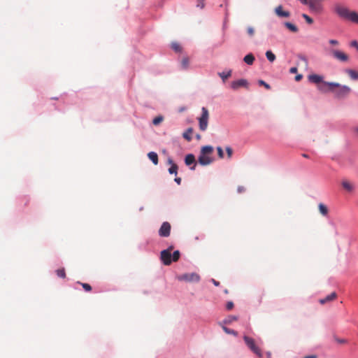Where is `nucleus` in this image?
<instances>
[{
	"label": "nucleus",
	"instance_id": "obj_1",
	"mask_svg": "<svg viewBox=\"0 0 358 358\" xmlns=\"http://www.w3.org/2000/svg\"><path fill=\"white\" fill-rule=\"evenodd\" d=\"M327 86H318V90L322 92H331L337 98H343L349 94L351 89L346 85H341L338 83L324 82Z\"/></svg>",
	"mask_w": 358,
	"mask_h": 358
},
{
	"label": "nucleus",
	"instance_id": "obj_2",
	"mask_svg": "<svg viewBox=\"0 0 358 358\" xmlns=\"http://www.w3.org/2000/svg\"><path fill=\"white\" fill-rule=\"evenodd\" d=\"M213 152V148L211 145L203 146L200 151L198 158V162L202 166H207L213 162L211 155Z\"/></svg>",
	"mask_w": 358,
	"mask_h": 358
},
{
	"label": "nucleus",
	"instance_id": "obj_3",
	"mask_svg": "<svg viewBox=\"0 0 358 358\" xmlns=\"http://www.w3.org/2000/svg\"><path fill=\"white\" fill-rule=\"evenodd\" d=\"M336 12L340 17L358 24V13L357 12L350 10L348 8L341 6L336 7Z\"/></svg>",
	"mask_w": 358,
	"mask_h": 358
},
{
	"label": "nucleus",
	"instance_id": "obj_4",
	"mask_svg": "<svg viewBox=\"0 0 358 358\" xmlns=\"http://www.w3.org/2000/svg\"><path fill=\"white\" fill-rule=\"evenodd\" d=\"M243 340L250 350L259 357H262L261 349L256 345L255 340L248 336H243Z\"/></svg>",
	"mask_w": 358,
	"mask_h": 358
},
{
	"label": "nucleus",
	"instance_id": "obj_5",
	"mask_svg": "<svg viewBox=\"0 0 358 358\" xmlns=\"http://www.w3.org/2000/svg\"><path fill=\"white\" fill-rule=\"evenodd\" d=\"M202 114L199 118V126L201 131H206L208 127L209 113L206 108L203 107L201 108Z\"/></svg>",
	"mask_w": 358,
	"mask_h": 358
},
{
	"label": "nucleus",
	"instance_id": "obj_6",
	"mask_svg": "<svg viewBox=\"0 0 358 358\" xmlns=\"http://www.w3.org/2000/svg\"><path fill=\"white\" fill-rule=\"evenodd\" d=\"M179 281L187 282H197L200 280V276L196 273H184L177 276Z\"/></svg>",
	"mask_w": 358,
	"mask_h": 358
},
{
	"label": "nucleus",
	"instance_id": "obj_7",
	"mask_svg": "<svg viewBox=\"0 0 358 358\" xmlns=\"http://www.w3.org/2000/svg\"><path fill=\"white\" fill-rule=\"evenodd\" d=\"M330 52L335 59L341 62H345L349 59L348 55L341 50L333 49L330 50Z\"/></svg>",
	"mask_w": 358,
	"mask_h": 358
},
{
	"label": "nucleus",
	"instance_id": "obj_8",
	"mask_svg": "<svg viewBox=\"0 0 358 358\" xmlns=\"http://www.w3.org/2000/svg\"><path fill=\"white\" fill-rule=\"evenodd\" d=\"M171 224L168 222L162 223L159 230V235L162 237H168L171 233Z\"/></svg>",
	"mask_w": 358,
	"mask_h": 358
},
{
	"label": "nucleus",
	"instance_id": "obj_9",
	"mask_svg": "<svg viewBox=\"0 0 358 358\" xmlns=\"http://www.w3.org/2000/svg\"><path fill=\"white\" fill-rule=\"evenodd\" d=\"M160 259L166 266H169L172 262V256L168 250H162L160 252Z\"/></svg>",
	"mask_w": 358,
	"mask_h": 358
},
{
	"label": "nucleus",
	"instance_id": "obj_10",
	"mask_svg": "<svg viewBox=\"0 0 358 358\" xmlns=\"http://www.w3.org/2000/svg\"><path fill=\"white\" fill-rule=\"evenodd\" d=\"M248 87V81L245 79H239L237 80H234V81L231 82V87L234 90H237L240 87Z\"/></svg>",
	"mask_w": 358,
	"mask_h": 358
},
{
	"label": "nucleus",
	"instance_id": "obj_11",
	"mask_svg": "<svg viewBox=\"0 0 358 358\" xmlns=\"http://www.w3.org/2000/svg\"><path fill=\"white\" fill-rule=\"evenodd\" d=\"M308 80L313 83L317 84V85L322 83V85H321L320 86L327 87L324 84V81L323 80V77L322 76H320L317 74H311V75L308 76Z\"/></svg>",
	"mask_w": 358,
	"mask_h": 358
},
{
	"label": "nucleus",
	"instance_id": "obj_12",
	"mask_svg": "<svg viewBox=\"0 0 358 358\" xmlns=\"http://www.w3.org/2000/svg\"><path fill=\"white\" fill-rule=\"evenodd\" d=\"M308 6L314 13H320L322 11V5L316 2V0H309Z\"/></svg>",
	"mask_w": 358,
	"mask_h": 358
},
{
	"label": "nucleus",
	"instance_id": "obj_13",
	"mask_svg": "<svg viewBox=\"0 0 358 358\" xmlns=\"http://www.w3.org/2000/svg\"><path fill=\"white\" fill-rule=\"evenodd\" d=\"M185 163L187 166H190L193 164L192 167H190L191 170H194L196 167V160L195 157L192 154H188L185 156Z\"/></svg>",
	"mask_w": 358,
	"mask_h": 358
},
{
	"label": "nucleus",
	"instance_id": "obj_14",
	"mask_svg": "<svg viewBox=\"0 0 358 358\" xmlns=\"http://www.w3.org/2000/svg\"><path fill=\"white\" fill-rule=\"evenodd\" d=\"M275 12L278 16L281 17H288L290 15L289 12L284 11L282 10V6H278V7H276L275 9Z\"/></svg>",
	"mask_w": 358,
	"mask_h": 358
},
{
	"label": "nucleus",
	"instance_id": "obj_15",
	"mask_svg": "<svg viewBox=\"0 0 358 358\" xmlns=\"http://www.w3.org/2000/svg\"><path fill=\"white\" fill-rule=\"evenodd\" d=\"M341 185L343 189L348 192H352L355 189L354 184L347 180H343Z\"/></svg>",
	"mask_w": 358,
	"mask_h": 358
},
{
	"label": "nucleus",
	"instance_id": "obj_16",
	"mask_svg": "<svg viewBox=\"0 0 358 358\" xmlns=\"http://www.w3.org/2000/svg\"><path fill=\"white\" fill-rule=\"evenodd\" d=\"M168 163L171 164V167L169 169V173L170 174L177 175L178 169L177 164H175L171 158L168 159Z\"/></svg>",
	"mask_w": 358,
	"mask_h": 358
},
{
	"label": "nucleus",
	"instance_id": "obj_17",
	"mask_svg": "<svg viewBox=\"0 0 358 358\" xmlns=\"http://www.w3.org/2000/svg\"><path fill=\"white\" fill-rule=\"evenodd\" d=\"M336 296H337L336 293V292H332L329 295L326 296L325 298L321 299L320 300V303L321 304H324V303H325L327 302H329V301L334 300L336 298Z\"/></svg>",
	"mask_w": 358,
	"mask_h": 358
},
{
	"label": "nucleus",
	"instance_id": "obj_18",
	"mask_svg": "<svg viewBox=\"0 0 358 358\" xmlns=\"http://www.w3.org/2000/svg\"><path fill=\"white\" fill-rule=\"evenodd\" d=\"M255 57L252 53H249L245 55L243 58L244 62H245L248 65H252L255 62Z\"/></svg>",
	"mask_w": 358,
	"mask_h": 358
},
{
	"label": "nucleus",
	"instance_id": "obj_19",
	"mask_svg": "<svg viewBox=\"0 0 358 358\" xmlns=\"http://www.w3.org/2000/svg\"><path fill=\"white\" fill-rule=\"evenodd\" d=\"M192 133H193V129L192 127H189L182 134V136L187 141H191L192 139Z\"/></svg>",
	"mask_w": 358,
	"mask_h": 358
},
{
	"label": "nucleus",
	"instance_id": "obj_20",
	"mask_svg": "<svg viewBox=\"0 0 358 358\" xmlns=\"http://www.w3.org/2000/svg\"><path fill=\"white\" fill-rule=\"evenodd\" d=\"M148 157L152 162V163L155 165H157L158 164V162H159L158 155H157V154L156 152H150L148 154Z\"/></svg>",
	"mask_w": 358,
	"mask_h": 358
},
{
	"label": "nucleus",
	"instance_id": "obj_21",
	"mask_svg": "<svg viewBox=\"0 0 358 358\" xmlns=\"http://www.w3.org/2000/svg\"><path fill=\"white\" fill-rule=\"evenodd\" d=\"M219 76L222 79L223 82H225L227 79H228L231 76V70H229L227 72H220L218 73Z\"/></svg>",
	"mask_w": 358,
	"mask_h": 358
},
{
	"label": "nucleus",
	"instance_id": "obj_22",
	"mask_svg": "<svg viewBox=\"0 0 358 358\" xmlns=\"http://www.w3.org/2000/svg\"><path fill=\"white\" fill-rule=\"evenodd\" d=\"M346 73L352 80H358V72L352 69H347Z\"/></svg>",
	"mask_w": 358,
	"mask_h": 358
},
{
	"label": "nucleus",
	"instance_id": "obj_23",
	"mask_svg": "<svg viewBox=\"0 0 358 358\" xmlns=\"http://www.w3.org/2000/svg\"><path fill=\"white\" fill-rule=\"evenodd\" d=\"M318 208H319L320 213L322 215L326 216L328 214V208H327V207L324 204L320 203L318 205Z\"/></svg>",
	"mask_w": 358,
	"mask_h": 358
},
{
	"label": "nucleus",
	"instance_id": "obj_24",
	"mask_svg": "<svg viewBox=\"0 0 358 358\" xmlns=\"http://www.w3.org/2000/svg\"><path fill=\"white\" fill-rule=\"evenodd\" d=\"M266 57L270 62H273L275 60V55L271 50L266 52Z\"/></svg>",
	"mask_w": 358,
	"mask_h": 358
},
{
	"label": "nucleus",
	"instance_id": "obj_25",
	"mask_svg": "<svg viewBox=\"0 0 358 358\" xmlns=\"http://www.w3.org/2000/svg\"><path fill=\"white\" fill-rule=\"evenodd\" d=\"M285 26L292 32H297L298 28L294 24L291 22H285Z\"/></svg>",
	"mask_w": 358,
	"mask_h": 358
},
{
	"label": "nucleus",
	"instance_id": "obj_26",
	"mask_svg": "<svg viewBox=\"0 0 358 358\" xmlns=\"http://www.w3.org/2000/svg\"><path fill=\"white\" fill-rule=\"evenodd\" d=\"M222 329L224 330V331L226 333V334H232L234 336H237L238 335V333L233 330V329H229L224 326L222 327Z\"/></svg>",
	"mask_w": 358,
	"mask_h": 358
},
{
	"label": "nucleus",
	"instance_id": "obj_27",
	"mask_svg": "<svg viewBox=\"0 0 358 358\" xmlns=\"http://www.w3.org/2000/svg\"><path fill=\"white\" fill-rule=\"evenodd\" d=\"M164 120V117L161 115L155 117L153 120L152 123L154 125H158L162 121Z\"/></svg>",
	"mask_w": 358,
	"mask_h": 358
},
{
	"label": "nucleus",
	"instance_id": "obj_28",
	"mask_svg": "<svg viewBox=\"0 0 358 358\" xmlns=\"http://www.w3.org/2000/svg\"><path fill=\"white\" fill-rule=\"evenodd\" d=\"M56 273H57V275L59 277L62 278H66V272H65V270H64V268L57 269L56 271Z\"/></svg>",
	"mask_w": 358,
	"mask_h": 358
},
{
	"label": "nucleus",
	"instance_id": "obj_29",
	"mask_svg": "<svg viewBox=\"0 0 358 358\" xmlns=\"http://www.w3.org/2000/svg\"><path fill=\"white\" fill-rule=\"evenodd\" d=\"M171 256H172V262H176L179 259L180 253L179 250H176L173 252V253Z\"/></svg>",
	"mask_w": 358,
	"mask_h": 358
},
{
	"label": "nucleus",
	"instance_id": "obj_30",
	"mask_svg": "<svg viewBox=\"0 0 358 358\" xmlns=\"http://www.w3.org/2000/svg\"><path fill=\"white\" fill-rule=\"evenodd\" d=\"M238 320V317L236 316L230 315L225 320L224 323L226 324H230L234 321H236Z\"/></svg>",
	"mask_w": 358,
	"mask_h": 358
},
{
	"label": "nucleus",
	"instance_id": "obj_31",
	"mask_svg": "<svg viewBox=\"0 0 358 358\" xmlns=\"http://www.w3.org/2000/svg\"><path fill=\"white\" fill-rule=\"evenodd\" d=\"M171 48L176 52H180L181 50V47L178 43H173L171 44Z\"/></svg>",
	"mask_w": 358,
	"mask_h": 358
},
{
	"label": "nucleus",
	"instance_id": "obj_32",
	"mask_svg": "<svg viewBox=\"0 0 358 358\" xmlns=\"http://www.w3.org/2000/svg\"><path fill=\"white\" fill-rule=\"evenodd\" d=\"M78 283L80 284L86 292H90L92 290V287L90 285L87 283H82L80 282H78Z\"/></svg>",
	"mask_w": 358,
	"mask_h": 358
},
{
	"label": "nucleus",
	"instance_id": "obj_33",
	"mask_svg": "<svg viewBox=\"0 0 358 358\" xmlns=\"http://www.w3.org/2000/svg\"><path fill=\"white\" fill-rule=\"evenodd\" d=\"M302 17L305 19V20L306 21L307 23H308L309 24H313V19L310 17H309L308 15L303 13V14H302Z\"/></svg>",
	"mask_w": 358,
	"mask_h": 358
},
{
	"label": "nucleus",
	"instance_id": "obj_34",
	"mask_svg": "<svg viewBox=\"0 0 358 358\" xmlns=\"http://www.w3.org/2000/svg\"><path fill=\"white\" fill-rule=\"evenodd\" d=\"M188 65H189V59H188V58H187V57L183 58L182 60V66H183V68L184 69H187Z\"/></svg>",
	"mask_w": 358,
	"mask_h": 358
},
{
	"label": "nucleus",
	"instance_id": "obj_35",
	"mask_svg": "<svg viewBox=\"0 0 358 358\" xmlns=\"http://www.w3.org/2000/svg\"><path fill=\"white\" fill-rule=\"evenodd\" d=\"M217 151L218 157L220 159H222L224 157V152H223L222 148L221 147H217Z\"/></svg>",
	"mask_w": 358,
	"mask_h": 358
},
{
	"label": "nucleus",
	"instance_id": "obj_36",
	"mask_svg": "<svg viewBox=\"0 0 358 358\" xmlns=\"http://www.w3.org/2000/svg\"><path fill=\"white\" fill-rule=\"evenodd\" d=\"M247 32L250 36H252L255 34V29L252 27H248L247 29Z\"/></svg>",
	"mask_w": 358,
	"mask_h": 358
},
{
	"label": "nucleus",
	"instance_id": "obj_37",
	"mask_svg": "<svg viewBox=\"0 0 358 358\" xmlns=\"http://www.w3.org/2000/svg\"><path fill=\"white\" fill-rule=\"evenodd\" d=\"M226 152L227 153V156L229 158H231L233 154V150L231 147H227L226 148Z\"/></svg>",
	"mask_w": 358,
	"mask_h": 358
},
{
	"label": "nucleus",
	"instance_id": "obj_38",
	"mask_svg": "<svg viewBox=\"0 0 358 358\" xmlns=\"http://www.w3.org/2000/svg\"><path fill=\"white\" fill-rule=\"evenodd\" d=\"M259 84L260 85L264 86L267 90H269L271 88L270 85L262 80H259Z\"/></svg>",
	"mask_w": 358,
	"mask_h": 358
},
{
	"label": "nucleus",
	"instance_id": "obj_39",
	"mask_svg": "<svg viewBox=\"0 0 358 358\" xmlns=\"http://www.w3.org/2000/svg\"><path fill=\"white\" fill-rule=\"evenodd\" d=\"M234 308V303L232 301H228L226 304V308L228 310H231Z\"/></svg>",
	"mask_w": 358,
	"mask_h": 358
},
{
	"label": "nucleus",
	"instance_id": "obj_40",
	"mask_svg": "<svg viewBox=\"0 0 358 358\" xmlns=\"http://www.w3.org/2000/svg\"><path fill=\"white\" fill-rule=\"evenodd\" d=\"M350 46L355 48L358 51V42L357 41H352L350 43Z\"/></svg>",
	"mask_w": 358,
	"mask_h": 358
},
{
	"label": "nucleus",
	"instance_id": "obj_41",
	"mask_svg": "<svg viewBox=\"0 0 358 358\" xmlns=\"http://www.w3.org/2000/svg\"><path fill=\"white\" fill-rule=\"evenodd\" d=\"M329 43L331 44V45H338V41L337 40H335V39H331L329 40Z\"/></svg>",
	"mask_w": 358,
	"mask_h": 358
},
{
	"label": "nucleus",
	"instance_id": "obj_42",
	"mask_svg": "<svg viewBox=\"0 0 358 358\" xmlns=\"http://www.w3.org/2000/svg\"><path fill=\"white\" fill-rule=\"evenodd\" d=\"M303 78V76L301 74L296 75L295 76V80L296 81H300Z\"/></svg>",
	"mask_w": 358,
	"mask_h": 358
},
{
	"label": "nucleus",
	"instance_id": "obj_43",
	"mask_svg": "<svg viewBox=\"0 0 358 358\" xmlns=\"http://www.w3.org/2000/svg\"><path fill=\"white\" fill-rule=\"evenodd\" d=\"M289 72L291 73H295L297 72V68L296 67H292L290 69H289Z\"/></svg>",
	"mask_w": 358,
	"mask_h": 358
},
{
	"label": "nucleus",
	"instance_id": "obj_44",
	"mask_svg": "<svg viewBox=\"0 0 358 358\" xmlns=\"http://www.w3.org/2000/svg\"><path fill=\"white\" fill-rule=\"evenodd\" d=\"M175 182L178 184V185H180L181 184V178H175Z\"/></svg>",
	"mask_w": 358,
	"mask_h": 358
},
{
	"label": "nucleus",
	"instance_id": "obj_45",
	"mask_svg": "<svg viewBox=\"0 0 358 358\" xmlns=\"http://www.w3.org/2000/svg\"><path fill=\"white\" fill-rule=\"evenodd\" d=\"M212 282L215 285V286H218L220 285V282L216 281L214 279H212Z\"/></svg>",
	"mask_w": 358,
	"mask_h": 358
},
{
	"label": "nucleus",
	"instance_id": "obj_46",
	"mask_svg": "<svg viewBox=\"0 0 358 358\" xmlns=\"http://www.w3.org/2000/svg\"><path fill=\"white\" fill-rule=\"evenodd\" d=\"M173 247L170 246L166 250H168L170 253H171V251L173 250Z\"/></svg>",
	"mask_w": 358,
	"mask_h": 358
},
{
	"label": "nucleus",
	"instance_id": "obj_47",
	"mask_svg": "<svg viewBox=\"0 0 358 358\" xmlns=\"http://www.w3.org/2000/svg\"><path fill=\"white\" fill-rule=\"evenodd\" d=\"M301 2L304 4L308 5L309 0H301Z\"/></svg>",
	"mask_w": 358,
	"mask_h": 358
},
{
	"label": "nucleus",
	"instance_id": "obj_48",
	"mask_svg": "<svg viewBox=\"0 0 358 358\" xmlns=\"http://www.w3.org/2000/svg\"><path fill=\"white\" fill-rule=\"evenodd\" d=\"M243 187H239L238 188V192H241L243 191Z\"/></svg>",
	"mask_w": 358,
	"mask_h": 358
},
{
	"label": "nucleus",
	"instance_id": "obj_49",
	"mask_svg": "<svg viewBox=\"0 0 358 358\" xmlns=\"http://www.w3.org/2000/svg\"><path fill=\"white\" fill-rule=\"evenodd\" d=\"M271 352H268V353H267V357H268V358H271Z\"/></svg>",
	"mask_w": 358,
	"mask_h": 358
},
{
	"label": "nucleus",
	"instance_id": "obj_50",
	"mask_svg": "<svg viewBox=\"0 0 358 358\" xmlns=\"http://www.w3.org/2000/svg\"><path fill=\"white\" fill-rule=\"evenodd\" d=\"M196 138L199 140L201 138V136L199 134H197L196 135Z\"/></svg>",
	"mask_w": 358,
	"mask_h": 358
},
{
	"label": "nucleus",
	"instance_id": "obj_51",
	"mask_svg": "<svg viewBox=\"0 0 358 358\" xmlns=\"http://www.w3.org/2000/svg\"><path fill=\"white\" fill-rule=\"evenodd\" d=\"M302 156H303V157H306V158H308V156L307 155H306V154H303V155H302Z\"/></svg>",
	"mask_w": 358,
	"mask_h": 358
},
{
	"label": "nucleus",
	"instance_id": "obj_52",
	"mask_svg": "<svg viewBox=\"0 0 358 358\" xmlns=\"http://www.w3.org/2000/svg\"><path fill=\"white\" fill-rule=\"evenodd\" d=\"M357 131H358V129H357Z\"/></svg>",
	"mask_w": 358,
	"mask_h": 358
}]
</instances>
